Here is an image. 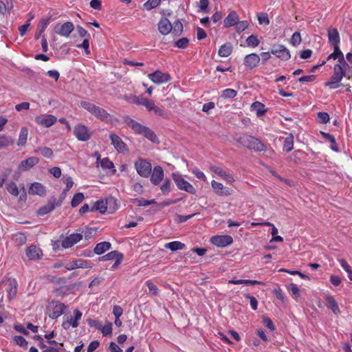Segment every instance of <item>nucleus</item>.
I'll return each instance as SVG.
<instances>
[{
    "instance_id": "obj_1",
    "label": "nucleus",
    "mask_w": 352,
    "mask_h": 352,
    "mask_svg": "<svg viewBox=\"0 0 352 352\" xmlns=\"http://www.w3.org/2000/svg\"><path fill=\"white\" fill-rule=\"evenodd\" d=\"M124 123L135 133L142 135L144 137L154 143H158V138L154 131L148 127L141 124L135 120L126 116L124 119Z\"/></svg>"
},
{
    "instance_id": "obj_2",
    "label": "nucleus",
    "mask_w": 352,
    "mask_h": 352,
    "mask_svg": "<svg viewBox=\"0 0 352 352\" xmlns=\"http://www.w3.org/2000/svg\"><path fill=\"white\" fill-rule=\"evenodd\" d=\"M80 106L90 113L96 116L98 119H100V120L107 123L111 122V116L105 109L96 106L93 103L86 101H82L80 102Z\"/></svg>"
},
{
    "instance_id": "obj_3",
    "label": "nucleus",
    "mask_w": 352,
    "mask_h": 352,
    "mask_svg": "<svg viewBox=\"0 0 352 352\" xmlns=\"http://www.w3.org/2000/svg\"><path fill=\"white\" fill-rule=\"evenodd\" d=\"M344 76L350 78V76H346V71L342 65H335L333 74L331 77L330 80L324 82V86L329 87L330 89H336L340 86L339 82Z\"/></svg>"
},
{
    "instance_id": "obj_4",
    "label": "nucleus",
    "mask_w": 352,
    "mask_h": 352,
    "mask_svg": "<svg viewBox=\"0 0 352 352\" xmlns=\"http://www.w3.org/2000/svg\"><path fill=\"white\" fill-rule=\"evenodd\" d=\"M172 177L179 189H180L182 190H184V191H186L188 193H190L192 195H195L196 193V190L193 187V186L192 184H190L188 182L185 180L182 177V175H180L179 173H173L172 174Z\"/></svg>"
},
{
    "instance_id": "obj_5",
    "label": "nucleus",
    "mask_w": 352,
    "mask_h": 352,
    "mask_svg": "<svg viewBox=\"0 0 352 352\" xmlns=\"http://www.w3.org/2000/svg\"><path fill=\"white\" fill-rule=\"evenodd\" d=\"M135 168L137 173L143 177H148L152 170L151 164L146 160L140 158L135 162Z\"/></svg>"
},
{
    "instance_id": "obj_6",
    "label": "nucleus",
    "mask_w": 352,
    "mask_h": 352,
    "mask_svg": "<svg viewBox=\"0 0 352 352\" xmlns=\"http://www.w3.org/2000/svg\"><path fill=\"white\" fill-rule=\"evenodd\" d=\"M74 133L76 138L82 142H85L91 138V133L87 126L84 124H78L75 126Z\"/></svg>"
},
{
    "instance_id": "obj_7",
    "label": "nucleus",
    "mask_w": 352,
    "mask_h": 352,
    "mask_svg": "<svg viewBox=\"0 0 352 352\" xmlns=\"http://www.w3.org/2000/svg\"><path fill=\"white\" fill-rule=\"evenodd\" d=\"M270 53L283 60H287L291 57L289 50L283 45H273Z\"/></svg>"
},
{
    "instance_id": "obj_8",
    "label": "nucleus",
    "mask_w": 352,
    "mask_h": 352,
    "mask_svg": "<svg viewBox=\"0 0 352 352\" xmlns=\"http://www.w3.org/2000/svg\"><path fill=\"white\" fill-rule=\"evenodd\" d=\"M148 78L155 84L167 82L171 80V76L168 73H163L160 70L148 74Z\"/></svg>"
},
{
    "instance_id": "obj_9",
    "label": "nucleus",
    "mask_w": 352,
    "mask_h": 352,
    "mask_svg": "<svg viewBox=\"0 0 352 352\" xmlns=\"http://www.w3.org/2000/svg\"><path fill=\"white\" fill-rule=\"evenodd\" d=\"M210 242L217 247L223 248L232 244L233 239L230 235H217L211 237Z\"/></svg>"
},
{
    "instance_id": "obj_10",
    "label": "nucleus",
    "mask_w": 352,
    "mask_h": 352,
    "mask_svg": "<svg viewBox=\"0 0 352 352\" xmlns=\"http://www.w3.org/2000/svg\"><path fill=\"white\" fill-rule=\"evenodd\" d=\"M247 144L245 147L254 150L255 152L265 151L267 149L266 146L258 138L250 135Z\"/></svg>"
},
{
    "instance_id": "obj_11",
    "label": "nucleus",
    "mask_w": 352,
    "mask_h": 352,
    "mask_svg": "<svg viewBox=\"0 0 352 352\" xmlns=\"http://www.w3.org/2000/svg\"><path fill=\"white\" fill-rule=\"evenodd\" d=\"M54 30L57 34L65 37H68L72 32L74 30V25L72 22L67 21L61 25H56Z\"/></svg>"
},
{
    "instance_id": "obj_12",
    "label": "nucleus",
    "mask_w": 352,
    "mask_h": 352,
    "mask_svg": "<svg viewBox=\"0 0 352 352\" xmlns=\"http://www.w3.org/2000/svg\"><path fill=\"white\" fill-rule=\"evenodd\" d=\"M82 239V234L80 233L72 234L65 237L61 242L63 248H69Z\"/></svg>"
},
{
    "instance_id": "obj_13",
    "label": "nucleus",
    "mask_w": 352,
    "mask_h": 352,
    "mask_svg": "<svg viewBox=\"0 0 352 352\" xmlns=\"http://www.w3.org/2000/svg\"><path fill=\"white\" fill-rule=\"evenodd\" d=\"M164 178V170L160 166H155L151 173V182L155 185L157 186L160 184Z\"/></svg>"
},
{
    "instance_id": "obj_14",
    "label": "nucleus",
    "mask_w": 352,
    "mask_h": 352,
    "mask_svg": "<svg viewBox=\"0 0 352 352\" xmlns=\"http://www.w3.org/2000/svg\"><path fill=\"white\" fill-rule=\"evenodd\" d=\"M93 264L90 262L82 260L77 259L67 264L65 268L68 270H72L76 268H92Z\"/></svg>"
},
{
    "instance_id": "obj_15",
    "label": "nucleus",
    "mask_w": 352,
    "mask_h": 352,
    "mask_svg": "<svg viewBox=\"0 0 352 352\" xmlns=\"http://www.w3.org/2000/svg\"><path fill=\"white\" fill-rule=\"evenodd\" d=\"M6 284L8 285L6 288L8 297L9 300H12L15 298L18 290V284L16 280L13 278H8L6 281Z\"/></svg>"
},
{
    "instance_id": "obj_16",
    "label": "nucleus",
    "mask_w": 352,
    "mask_h": 352,
    "mask_svg": "<svg viewBox=\"0 0 352 352\" xmlns=\"http://www.w3.org/2000/svg\"><path fill=\"white\" fill-rule=\"evenodd\" d=\"M173 30L172 23L166 17H162L158 23V30L163 35H167Z\"/></svg>"
},
{
    "instance_id": "obj_17",
    "label": "nucleus",
    "mask_w": 352,
    "mask_h": 352,
    "mask_svg": "<svg viewBox=\"0 0 352 352\" xmlns=\"http://www.w3.org/2000/svg\"><path fill=\"white\" fill-rule=\"evenodd\" d=\"M260 60L261 58L258 54L252 53L244 58V65L250 69H252L258 65Z\"/></svg>"
},
{
    "instance_id": "obj_18",
    "label": "nucleus",
    "mask_w": 352,
    "mask_h": 352,
    "mask_svg": "<svg viewBox=\"0 0 352 352\" xmlns=\"http://www.w3.org/2000/svg\"><path fill=\"white\" fill-rule=\"evenodd\" d=\"M26 256L30 259V260H38L41 258L43 256V252L39 248H37L36 245H30L26 249Z\"/></svg>"
},
{
    "instance_id": "obj_19",
    "label": "nucleus",
    "mask_w": 352,
    "mask_h": 352,
    "mask_svg": "<svg viewBox=\"0 0 352 352\" xmlns=\"http://www.w3.org/2000/svg\"><path fill=\"white\" fill-rule=\"evenodd\" d=\"M111 144L118 152H123L126 150V144L116 134L111 133L109 136Z\"/></svg>"
},
{
    "instance_id": "obj_20",
    "label": "nucleus",
    "mask_w": 352,
    "mask_h": 352,
    "mask_svg": "<svg viewBox=\"0 0 352 352\" xmlns=\"http://www.w3.org/2000/svg\"><path fill=\"white\" fill-rule=\"evenodd\" d=\"M55 201H56V197H52L48 200V202H47V204L45 206L41 207L37 210V212H36L37 214L38 215L43 216L45 214H47V213L52 212L55 208V207L56 206V204H55Z\"/></svg>"
},
{
    "instance_id": "obj_21",
    "label": "nucleus",
    "mask_w": 352,
    "mask_h": 352,
    "mask_svg": "<svg viewBox=\"0 0 352 352\" xmlns=\"http://www.w3.org/2000/svg\"><path fill=\"white\" fill-rule=\"evenodd\" d=\"M38 162L39 159L37 157H30L21 162L19 168L22 171L29 170L33 166H34L36 164H37Z\"/></svg>"
},
{
    "instance_id": "obj_22",
    "label": "nucleus",
    "mask_w": 352,
    "mask_h": 352,
    "mask_svg": "<svg viewBox=\"0 0 352 352\" xmlns=\"http://www.w3.org/2000/svg\"><path fill=\"white\" fill-rule=\"evenodd\" d=\"M329 42L332 46L339 45L340 34L336 28H329L327 30Z\"/></svg>"
},
{
    "instance_id": "obj_23",
    "label": "nucleus",
    "mask_w": 352,
    "mask_h": 352,
    "mask_svg": "<svg viewBox=\"0 0 352 352\" xmlns=\"http://www.w3.org/2000/svg\"><path fill=\"white\" fill-rule=\"evenodd\" d=\"M52 16H50L48 18L46 19H41L38 23L37 29L35 33L34 38L35 39H38L41 34L43 33V32L47 28V25H49L50 21H51Z\"/></svg>"
},
{
    "instance_id": "obj_24",
    "label": "nucleus",
    "mask_w": 352,
    "mask_h": 352,
    "mask_svg": "<svg viewBox=\"0 0 352 352\" xmlns=\"http://www.w3.org/2000/svg\"><path fill=\"white\" fill-rule=\"evenodd\" d=\"M239 21V15L236 11H231L229 14L225 18L223 21V25L225 28L232 27L237 23Z\"/></svg>"
},
{
    "instance_id": "obj_25",
    "label": "nucleus",
    "mask_w": 352,
    "mask_h": 352,
    "mask_svg": "<svg viewBox=\"0 0 352 352\" xmlns=\"http://www.w3.org/2000/svg\"><path fill=\"white\" fill-rule=\"evenodd\" d=\"M67 308V307L64 303H56L53 308V311L49 314L50 318L52 319L58 318L65 313V310Z\"/></svg>"
},
{
    "instance_id": "obj_26",
    "label": "nucleus",
    "mask_w": 352,
    "mask_h": 352,
    "mask_svg": "<svg viewBox=\"0 0 352 352\" xmlns=\"http://www.w3.org/2000/svg\"><path fill=\"white\" fill-rule=\"evenodd\" d=\"M36 120L38 124L50 127L56 122V118L53 115H47L45 118L37 117Z\"/></svg>"
},
{
    "instance_id": "obj_27",
    "label": "nucleus",
    "mask_w": 352,
    "mask_h": 352,
    "mask_svg": "<svg viewBox=\"0 0 352 352\" xmlns=\"http://www.w3.org/2000/svg\"><path fill=\"white\" fill-rule=\"evenodd\" d=\"M45 193V186L38 182L33 183L29 189V194L30 195H38L39 196H43Z\"/></svg>"
},
{
    "instance_id": "obj_28",
    "label": "nucleus",
    "mask_w": 352,
    "mask_h": 352,
    "mask_svg": "<svg viewBox=\"0 0 352 352\" xmlns=\"http://www.w3.org/2000/svg\"><path fill=\"white\" fill-rule=\"evenodd\" d=\"M210 170L229 182L234 181L232 175L226 173V171L219 166H212L210 167Z\"/></svg>"
},
{
    "instance_id": "obj_29",
    "label": "nucleus",
    "mask_w": 352,
    "mask_h": 352,
    "mask_svg": "<svg viewBox=\"0 0 352 352\" xmlns=\"http://www.w3.org/2000/svg\"><path fill=\"white\" fill-rule=\"evenodd\" d=\"M326 305L334 314L337 315L340 313L338 305L332 296H327L326 297Z\"/></svg>"
},
{
    "instance_id": "obj_30",
    "label": "nucleus",
    "mask_w": 352,
    "mask_h": 352,
    "mask_svg": "<svg viewBox=\"0 0 352 352\" xmlns=\"http://www.w3.org/2000/svg\"><path fill=\"white\" fill-rule=\"evenodd\" d=\"M111 244L109 242L107 241H103L100 242L96 244L94 252L96 254L101 255L102 254L104 253L106 251H108L111 249Z\"/></svg>"
},
{
    "instance_id": "obj_31",
    "label": "nucleus",
    "mask_w": 352,
    "mask_h": 352,
    "mask_svg": "<svg viewBox=\"0 0 352 352\" xmlns=\"http://www.w3.org/2000/svg\"><path fill=\"white\" fill-rule=\"evenodd\" d=\"M320 134L322 136V138H324V139L328 140L329 142H330V144H331L330 147L333 151H334L336 152H338L340 151L339 147L336 143V139L333 135H332L329 133H325L324 131H320Z\"/></svg>"
},
{
    "instance_id": "obj_32",
    "label": "nucleus",
    "mask_w": 352,
    "mask_h": 352,
    "mask_svg": "<svg viewBox=\"0 0 352 352\" xmlns=\"http://www.w3.org/2000/svg\"><path fill=\"white\" fill-rule=\"evenodd\" d=\"M232 46L230 43H226L219 50L218 54L221 57H228L232 52Z\"/></svg>"
},
{
    "instance_id": "obj_33",
    "label": "nucleus",
    "mask_w": 352,
    "mask_h": 352,
    "mask_svg": "<svg viewBox=\"0 0 352 352\" xmlns=\"http://www.w3.org/2000/svg\"><path fill=\"white\" fill-rule=\"evenodd\" d=\"M251 109L256 111L258 117L263 116L267 111V109L265 108V104L258 101H256L252 104Z\"/></svg>"
},
{
    "instance_id": "obj_34",
    "label": "nucleus",
    "mask_w": 352,
    "mask_h": 352,
    "mask_svg": "<svg viewBox=\"0 0 352 352\" xmlns=\"http://www.w3.org/2000/svg\"><path fill=\"white\" fill-rule=\"evenodd\" d=\"M107 210V205L105 204V201L100 199L95 202L94 206L90 209V211H99L101 214H104Z\"/></svg>"
},
{
    "instance_id": "obj_35",
    "label": "nucleus",
    "mask_w": 352,
    "mask_h": 352,
    "mask_svg": "<svg viewBox=\"0 0 352 352\" xmlns=\"http://www.w3.org/2000/svg\"><path fill=\"white\" fill-rule=\"evenodd\" d=\"M164 247L172 252H175L179 250H184L186 248V245L180 241H175L166 243Z\"/></svg>"
},
{
    "instance_id": "obj_36",
    "label": "nucleus",
    "mask_w": 352,
    "mask_h": 352,
    "mask_svg": "<svg viewBox=\"0 0 352 352\" xmlns=\"http://www.w3.org/2000/svg\"><path fill=\"white\" fill-rule=\"evenodd\" d=\"M173 30L171 31V33L175 36H180L184 30L183 24L180 21V20L177 19L176 20L173 24H172Z\"/></svg>"
},
{
    "instance_id": "obj_37",
    "label": "nucleus",
    "mask_w": 352,
    "mask_h": 352,
    "mask_svg": "<svg viewBox=\"0 0 352 352\" xmlns=\"http://www.w3.org/2000/svg\"><path fill=\"white\" fill-rule=\"evenodd\" d=\"M294 148V136L292 133H289L284 140L283 150L286 152L291 151Z\"/></svg>"
},
{
    "instance_id": "obj_38",
    "label": "nucleus",
    "mask_w": 352,
    "mask_h": 352,
    "mask_svg": "<svg viewBox=\"0 0 352 352\" xmlns=\"http://www.w3.org/2000/svg\"><path fill=\"white\" fill-rule=\"evenodd\" d=\"M14 143V140L10 136L0 135V148L11 146Z\"/></svg>"
},
{
    "instance_id": "obj_39",
    "label": "nucleus",
    "mask_w": 352,
    "mask_h": 352,
    "mask_svg": "<svg viewBox=\"0 0 352 352\" xmlns=\"http://www.w3.org/2000/svg\"><path fill=\"white\" fill-rule=\"evenodd\" d=\"M105 204L107 205V208L109 209V213H113L118 208L117 199L113 197H109L105 200Z\"/></svg>"
},
{
    "instance_id": "obj_40",
    "label": "nucleus",
    "mask_w": 352,
    "mask_h": 352,
    "mask_svg": "<svg viewBox=\"0 0 352 352\" xmlns=\"http://www.w3.org/2000/svg\"><path fill=\"white\" fill-rule=\"evenodd\" d=\"M28 135V130L27 127H23L21 129L19 140H18V146H22L26 144L27 138Z\"/></svg>"
},
{
    "instance_id": "obj_41",
    "label": "nucleus",
    "mask_w": 352,
    "mask_h": 352,
    "mask_svg": "<svg viewBox=\"0 0 352 352\" xmlns=\"http://www.w3.org/2000/svg\"><path fill=\"white\" fill-rule=\"evenodd\" d=\"M100 165L104 169H111L112 170V174H115L116 173V169H115L113 163L109 159V157L103 158L100 162Z\"/></svg>"
},
{
    "instance_id": "obj_42",
    "label": "nucleus",
    "mask_w": 352,
    "mask_h": 352,
    "mask_svg": "<svg viewBox=\"0 0 352 352\" xmlns=\"http://www.w3.org/2000/svg\"><path fill=\"white\" fill-rule=\"evenodd\" d=\"M122 253L119 252L118 251L114 250V251L109 252L106 255L98 257L97 261H104L114 260L116 258H117Z\"/></svg>"
},
{
    "instance_id": "obj_43",
    "label": "nucleus",
    "mask_w": 352,
    "mask_h": 352,
    "mask_svg": "<svg viewBox=\"0 0 352 352\" xmlns=\"http://www.w3.org/2000/svg\"><path fill=\"white\" fill-rule=\"evenodd\" d=\"M85 199V196L83 193L82 192H77L76 193L72 201H71V206L73 208H75L78 206Z\"/></svg>"
},
{
    "instance_id": "obj_44",
    "label": "nucleus",
    "mask_w": 352,
    "mask_h": 352,
    "mask_svg": "<svg viewBox=\"0 0 352 352\" xmlns=\"http://www.w3.org/2000/svg\"><path fill=\"white\" fill-rule=\"evenodd\" d=\"M161 2V0H148L143 5L144 8L149 11L157 8Z\"/></svg>"
},
{
    "instance_id": "obj_45",
    "label": "nucleus",
    "mask_w": 352,
    "mask_h": 352,
    "mask_svg": "<svg viewBox=\"0 0 352 352\" xmlns=\"http://www.w3.org/2000/svg\"><path fill=\"white\" fill-rule=\"evenodd\" d=\"M189 43V39L186 37H183L176 41L174 45L179 49H186Z\"/></svg>"
},
{
    "instance_id": "obj_46",
    "label": "nucleus",
    "mask_w": 352,
    "mask_h": 352,
    "mask_svg": "<svg viewBox=\"0 0 352 352\" xmlns=\"http://www.w3.org/2000/svg\"><path fill=\"white\" fill-rule=\"evenodd\" d=\"M334 48V51L333 53H331L329 56L327 57V60H330L331 58L336 60L338 59L342 56L343 53L341 52L339 45L333 46Z\"/></svg>"
},
{
    "instance_id": "obj_47",
    "label": "nucleus",
    "mask_w": 352,
    "mask_h": 352,
    "mask_svg": "<svg viewBox=\"0 0 352 352\" xmlns=\"http://www.w3.org/2000/svg\"><path fill=\"white\" fill-rule=\"evenodd\" d=\"M260 41L257 36L254 34L250 35L246 39V44L248 46L255 47L258 45Z\"/></svg>"
},
{
    "instance_id": "obj_48",
    "label": "nucleus",
    "mask_w": 352,
    "mask_h": 352,
    "mask_svg": "<svg viewBox=\"0 0 352 352\" xmlns=\"http://www.w3.org/2000/svg\"><path fill=\"white\" fill-rule=\"evenodd\" d=\"M340 263L342 268L347 272L348 278L352 280V269L344 259H340Z\"/></svg>"
},
{
    "instance_id": "obj_49",
    "label": "nucleus",
    "mask_w": 352,
    "mask_h": 352,
    "mask_svg": "<svg viewBox=\"0 0 352 352\" xmlns=\"http://www.w3.org/2000/svg\"><path fill=\"white\" fill-rule=\"evenodd\" d=\"M7 190L12 195L17 196L19 195V190L16 184L11 182L6 185Z\"/></svg>"
},
{
    "instance_id": "obj_50",
    "label": "nucleus",
    "mask_w": 352,
    "mask_h": 352,
    "mask_svg": "<svg viewBox=\"0 0 352 352\" xmlns=\"http://www.w3.org/2000/svg\"><path fill=\"white\" fill-rule=\"evenodd\" d=\"M15 343L23 348H26L28 344V342L21 336H15L13 338Z\"/></svg>"
},
{
    "instance_id": "obj_51",
    "label": "nucleus",
    "mask_w": 352,
    "mask_h": 352,
    "mask_svg": "<svg viewBox=\"0 0 352 352\" xmlns=\"http://www.w3.org/2000/svg\"><path fill=\"white\" fill-rule=\"evenodd\" d=\"M209 0H200L199 1V10L204 14H208L210 12L209 8Z\"/></svg>"
},
{
    "instance_id": "obj_52",
    "label": "nucleus",
    "mask_w": 352,
    "mask_h": 352,
    "mask_svg": "<svg viewBox=\"0 0 352 352\" xmlns=\"http://www.w3.org/2000/svg\"><path fill=\"white\" fill-rule=\"evenodd\" d=\"M237 94V91L233 89H226L223 91L221 97L224 98H233Z\"/></svg>"
},
{
    "instance_id": "obj_53",
    "label": "nucleus",
    "mask_w": 352,
    "mask_h": 352,
    "mask_svg": "<svg viewBox=\"0 0 352 352\" xmlns=\"http://www.w3.org/2000/svg\"><path fill=\"white\" fill-rule=\"evenodd\" d=\"M88 38H85L82 43L80 44H78L76 47L78 48H82L85 50V52L87 55L90 54L91 52L89 50V41Z\"/></svg>"
},
{
    "instance_id": "obj_54",
    "label": "nucleus",
    "mask_w": 352,
    "mask_h": 352,
    "mask_svg": "<svg viewBox=\"0 0 352 352\" xmlns=\"http://www.w3.org/2000/svg\"><path fill=\"white\" fill-rule=\"evenodd\" d=\"M262 322L270 331L275 330V326H274L273 322L272 321V320L269 317L263 316Z\"/></svg>"
},
{
    "instance_id": "obj_55",
    "label": "nucleus",
    "mask_w": 352,
    "mask_h": 352,
    "mask_svg": "<svg viewBox=\"0 0 352 352\" xmlns=\"http://www.w3.org/2000/svg\"><path fill=\"white\" fill-rule=\"evenodd\" d=\"M236 31L240 34L243 32L249 25V23L247 21H238L237 23H236Z\"/></svg>"
},
{
    "instance_id": "obj_56",
    "label": "nucleus",
    "mask_w": 352,
    "mask_h": 352,
    "mask_svg": "<svg viewBox=\"0 0 352 352\" xmlns=\"http://www.w3.org/2000/svg\"><path fill=\"white\" fill-rule=\"evenodd\" d=\"M160 189L164 195H168L170 192V180L166 178L164 184L160 186Z\"/></svg>"
},
{
    "instance_id": "obj_57",
    "label": "nucleus",
    "mask_w": 352,
    "mask_h": 352,
    "mask_svg": "<svg viewBox=\"0 0 352 352\" xmlns=\"http://www.w3.org/2000/svg\"><path fill=\"white\" fill-rule=\"evenodd\" d=\"M318 122L320 124H327L329 120V115L327 112H319L318 113Z\"/></svg>"
},
{
    "instance_id": "obj_58",
    "label": "nucleus",
    "mask_w": 352,
    "mask_h": 352,
    "mask_svg": "<svg viewBox=\"0 0 352 352\" xmlns=\"http://www.w3.org/2000/svg\"><path fill=\"white\" fill-rule=\"evenodd\" d=\"M287 289L289 291H291L292 294L294 295L295 298L297 299L298 297H300V291L296 285L294 283H290L289 285H287Z\"/></svg>"
},
{
    "instance_id": "obj_59",
    "label": "nucleus",
    "mask_w": 352,
    "mask_h": 352,
    "mask_svg": "<svg viewBox=\"0 0 352 352\" xmlns=\"http://www.w3.org/2000/svg\"><path fill=\"white\" fill-rule=\"evenodd\" d=\"M245 298L250 300L251 307L253 310H256L258 307V301L256 298L249 294L244 295Z\"/></svg>"
},
{
    "instance_id": "obj_60",
    "label": "nucleus",
    "mask_w": 352,
    "mask_h": 352,
    "mask_svg": "<svg viewBox=\"0 0 352 352\" xmlns=\"http://www.w3.org/2000/svg\"><path fill=\"white\" fill-rule=\"evenodd\" d=\"M290 42L294 46L299 45L301 42V36L300 32H295L292 36Z\"/></svg>"
},
{
    "instance_id": "obj_61",
    "label": "nucleus",
    "mask_w": 352,
    "mask_h": 352,
    "mask_svg": "<svg viewBox=\"0 0 352 352\" xmlns=\"http://www.w3.org/2000/svg\"><path fill=\"white\" fill-rule=\"evenodd\" d=\"M145 284L148 287L150 294H152L155 296H157L158 294V288L157 287L156 285L151 283V281L147 280Z\"/></svg>"
},
{
    "instance_id": "obj_62",
    "label": "nucleus",
    "mask_w": 352,
    "mask_h": 352,
    "mask_svg": "<svg viewBox=\"0 0 352 352\" xmlns=\"http://www.w3.org/2000/svg\"><path fill=\"white\" fill-rule=\"evenodd\" d=\"M250 135L248 134H243L240 135L239 137L235 138L234 140L241 144L243 146H245L247 144V142L248 141V139L250 138Z\"/></svg>"
},
{
    "instance_id": "obj_63",
    "label": "nucleus",
    "mask_w": 352,
    "mask_h": 352,
    "mask_svg": "<svg viewBox=\"0 0 352 352\" xmlns=\"http://www.w3.org/2000/svg\"><path fill=\"white\" fill-rule=\"evenodd\" d=\"M102 331V333L104 336L111 334L112 333V323L108 322L103 327L101 326V329H100Z\"/></svg>"
},
{
    "instance_id": "obj_64",
    "label": "nucleus",
    "mask_w": 352,
    "mask_h": 352,
    "mask_svg": "<svg viewBox=\"0 0 352 352\" xmlns=\"http://www.w3.org/2000/svg\"><path fill=\"white\" fill-rule=\"evenodd\" d=\"M63 182L66 184V190H69L74 185V182L70 176H64L62 179Z\"/></svg>"
}]
</instances>
